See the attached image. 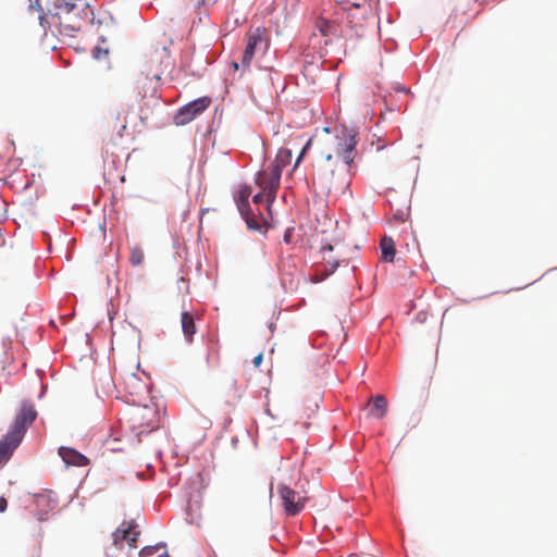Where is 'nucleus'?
<instances>
[{"label":"nucleus","mask_w":557,"mask_h":557,"mask_svg":"<svg viewBox=\"0 0 557 557\" xmlns=\"http://www.w3.org/2000/svg\"><path fill=\"white\" fill-rule=\"evenodd\" d=\"M132 533V523L123 522L112 534L113 544L116 548H121L124 541H128Z\"/></svg>","instance_id":"ddd939ff"},{"label":"nucleus","mask_w":557,"mask_h":557,"mask_svg":"<svg viewBox=\"0 0 557 557\" xmlns=\"http://www.w3.org/2000/svg\"><path fill=\"white\" fill-rule=\"evenodd\" d=\"M165 545L162 543L153 545V546H145L144 548L140 549L139 556H141V557L152 556L154 553H157L160 548H162Z\"/></svg>","instance_id":"a211bd4d"},{"label":"nucleus","mask_w":557,"mask_h":557,"mask_svg":"<svg viewBox=\"0 0 557 557\" xmlns=\"http://www.w3.org/2000/svg\"><path fill=\"white\" fill-rule=\"evenodd\" d=\"M249 196L250 190L246 187L239 190L238 196L236 198V205L240 212V214L245 218L246 223L249 228L258 230V223L249 216L250 206H249Z\"/></svg>","instance_id":"1a4fd4ad"},{"label":"nucleus","mask_w":557,"mask_h":557,"mask_svg":"<svg viewBox=\"0 0 557 557\" xmlns=\"http://www.w3.org/2000/svg\"><path fill=\"white\" fill-rule=\"evenodd\" d=\"M145 412H146V409H143V411H141V418H145Z\"/></svg>","instance_id":"2f4dec72"},{"label":"nucleus","mask_w":557,"mask_h":557,"mask_svg":"<svg viewBox=\"0 0 557 557\" xmlns=\"http://www.w3.org/2000/svg\"><path fill=\"white\" fill-rule=\"evenodd\" d=\"M145 412H146V409H143V411H141V418H145Z\"/></svg>","instance_id":"72a5a7b5"},{"label":"nucleus","mask_w":557,"mask_h":557,"mask_svg":"<svg viewBox=\"0 0 557 557\" xmlns=\"http://www.w3.org/2000/svg\"><path fill=\"white\" fill-rule=\"evenodd\" d=\"M92 53H94V57H95L96 59H100V58H101V53H103L104 55H107V54H108V51H107V50L102 51L100 48H95Z\"/></svg>","instance_id":"b1692460"},{"label":"nucleus","mask_w":557,"mask_h":557,"mask_svg":"<svg viewBox=\"0 0 557 557\" xmlns=\"http://www.w3.org/2000/svg\"><path fill=\"white\" fill-rule=\"evenodd\" d=\"M59 455L67 466L85 467L89 463L86 456L70 447H60Z\"/></svg>","instance_id":"9b49d317"},{"label":"nucleus","mask_w":557,"mask_h":557,"mask_svg":"<svg viewBox=\"0 0 557 557\" xmlns=\"http://www.w3.org/2000/svg\"><path fill=\"white\" fill-rule=\"evenodd\" d=\"M22 437L13 434L11 431L0 441V466L5 463L12 456L13 451L22 442Z\"/></svg>","instance_id":"6e6552de"},{"label":"nucleus","mask_w":557,"mask_h":557,"mask_svg":"<svg viewBox=\"0 0 557 557\" xmlns=\"http://www.w3.org/2000/svg\"><path fill=\"white\" fill-rule=\"evenodd\" d=\"M36 417L37 412L33 405H23L10 431L23 438L27 428L35 421Z\"/></svg>","instance_id":"0eeeda50"},{"label":"nucleus","mask_w":557,"mask_h":557,"mask_svg":"<svg viewBox=\"0 0 557 557\" xmlns=\"http://www.w3.org/2000/svg\"><path fill=\"white\" fill-rule=\"evenodd\" d=\"M232 65H233V67H234L235 70H238V67H239V65H238V63H237V62H233V63H232Z\"/></svg>","instance_id":"7c9ffc66"},{"label":"nucleus","mask_w":557,"mask_h":557,"mask_svg":"<svg viewBox=\"0 0 557 557\" xmlns=\"http://www.w3.org/2000/svg\"><path fill=\"white\" fill-rule=\"evenodd\" d=\"M380 248L382 251V260L385 262H392L395 258V243L391 237H383L380 243Z\"/></svg>","instance_id":"2eb2a0df"},{"label":"nucleus","mask_w":557,"mask_h":557,"mask_svg":"<svg viewBox=\"0 0 557 557\" xmlns=\"http://www.w3.org/2000/svg\"><path fill=\"white\" fill-rule=\"evenodd\" d=\"M182 330L188 341H191L193 335L196 333V324L194 317L189 312H183L181 317Z\"/></svg>","instance_id":"dca6fc26"},{"label":"nucleus","mask_w":557,"mask_h":557,"mask_svg":"<svg viewBox=\"0 0 557 557\" xmlns=\"http://www.w3.org/2000/svg\"><path fill=\"white\" fill-rule=\"evenodd\" d=\"M145 412H146V409H143V411H141V418H145Z\"/></svg>","instance_id":"473e14b6"},{"label":"nucleus","mask_w":557,"mask_h":557,"mask_svg":"<svg viewBox=\"0 0 557 557\" xmlns=\"http://www.w3.org/2000/svg\"><path fill=\"white\" fill-rule=\"evenodd\" d=\"M309 144H310V143H308V144L306 145V147L301 150L300 154H299V156H298V158L296 159V162H295V165H294L295 168L300 163V161H301V159H302V157H304V154H305V152H306V150H307V148H308Z\"/></svg>","instance_id":"a878e982"},{"label":"nucleus","mask_w":557,"mask_h":557,"mask_svg":"<svg viewBox=\"0 0 557 557\" xmlns=\"http://www.w3.org/2000/svg\"><path fill=\"white\" fill-rule=\"evenodd\" d=\"M292 157H293V153H292V150L287 149V148H281L278 151H277V154L275 157V160L273 161V163L271 164L272 168H274V170H278L280 174L282 175V170L290 163L292 161Z\"/></svg>","instance_id":"4468645a"},{"label":"nucleus","mask_w":557,"mask_h":557,"mask_svg":"<svg viewBox=\"0 0 557 557\" xmlns=\"http://www.w3.org/2000/svg\"><path fill=\"white\" fill-rule=\"evenodd\" d=\"M8 508V500L5 497H0V512H4Z\"/></svg>","instance_id":"5701e85b"},{"label":"nucleus","mask_w":557,"mask_h":557,"mask_svg":"<svg viewBox=\"0 0 557 557\" xmlns=\"http://www.w3.org/2000/svg\"><path fill=\"white\" fill-rule=\"evenodd\" d=\"M262 361V354H259L258 356L255 357L253 359V364L255 367H259V364L261 363Z\"/></svg>","instance_id":"cd10ccee"},{"label":"nucleus","mask_w":557,"mask_h":557,"mask_svg":"<svg viewBox=\"0 0 557 557\" xmlns=\"http://www.w3.org/2000/svg\"><path fill=\"white\" fill-rule=\"evenodd\" d=\"M119 381L129 395H137L145 387L140 377L128 371L121 372L119 374Z\"/></svg>","instance_id":"9d476101"},{"label":"nucleus","mask_w":557,"mask_h":557,"mask_svg":"<svg viewBox=\"0 0 557 557\" xmlns=\"http://www.w3.org/2000/svg\"><path fill=\"white\" fill-rule=\"evenodd\" d=\"M356 137L354 129L345 126L336 127L334 135L324 140V147L321 150L322 162H348L352 165L358 143Z\"/></svg>","instance_id":"f257e3e1"},{"label":"nucleus","mask_w":557,"mask_h":557,"mask_svg":"<svg viewBox=\"0 0 557 557\" xmlns=\"http://www.w3.org/2000/svg\"><path fill=\"white\" fill-rule=\"evenodd\" d=\"M336 267H338V263H335V264L333 265V270H332V271H334Z\"/></svg>","instance_id":"e433bc0d"},{"label":"nucleus","mask_w":557,"mask_h":557,"mask_svg":"<svg viewBox=\"0 0 557 557\" xmlns=\"http://www.w3.org/2000/svg\"><path fill=\"white\" fill-rule=\"evenodd\" d=\"M324 132H325L326 134H330V131H329V128H327V127H325V128H324Z\"/></svg>","instance_id":"c9c22d12"},{"label":"nucleus","mask_w":557,"mask_h":557,"mask_svg":"<svg viewBox=\"0 0 557 557\" xmlns=\"http://www.w3.org/2000/svg\"><path fill=\"white\" fill-rule=\"evenodd\" d=\"M158 557H170V555L168 554V552H163Z\"/></svg>","instance_id":"c756f323"},{"label":"nucleus","mask_w":557,"mask_h":557,"mask_svg":"<svg viewBox=\"0 0 557 557\" xmlns=\"http://www.w3.org/2000/svg\"><path fill=\"white\" fill-rule=\"evenodd\" d=\"M352 165L348 162H320L317 169L319 184L330 195H345L351 183Z\"/></svg>","instance_id":"f03ea898"},{"label":"nucleus","mask_w":557,"mask_h":557,"mask_svg":"<svg viewBox=\"0 0 557 557\" xmlns=\"http://www.w3.org/2000/svg\"><path fill=\"white\" fill-rule=\"evenodd\" d=\"M281 174L271 165L268 169L258 172L256 184L263 190L267 201L271 205L276 198V191L280 186Z\"/></svg>","instance_id":"20e7f679"},{"label":"nucleus","mask_w":557,"mask_h":557,"mask_svg":"<svg viewBox=\"0 0 557 557\" xmlns=\"http://www.w3.org/2000/svg\"><path fill=\"white\" fill-rule=\"evenodd\" d=\"M429 319V313L426 311H420L417 317H416V320L419 322V323H424L426 322Z\"/></svg>","instance_id":"4be33fe9"},{"label":"nucleus","mask_w":557,"mask_h":557,"mask_svg":"<svg viewBox=\"0 0 557 557\" xmlns=\"http://www.w3.org/2000/svg\"><path fill=\"white\" fill-rule=\"evenodd\" d=\"M29 8L39 12H44L40 0H29Z\"/></svg>","instance_id":"412c9836"},{"label":"nucleus","mask_w":557,"mask_h":557,"mask_svg":"<svg viewBox=\"0 0 557 557\" xmlns=\"http://www.w3.org/2000/svg\"><path fill=\"white\" fill-rule=\"evenodd\" d=\"M203 2H205V0H200V1H199V3H198V5L202 4Z\"/></svg>","instance_id":"4c0bfd02"},{"label":"nucleus","mask_w":557,"mask_h":557,"mask_svg":"<svg viewBox=\"0 0 557 557\" xmlns=\"http://www.w3.org/2000/svg\"><path fill=\"white\" fill-rule=\"evenodd\" d=\"M144 260H145L144 250L139 246H133L131 248V256H129V261H131L132 265L138 267V265L143 264Z\"/></svg>","instance_id":"f3484780"},{"label":"nucleus","mask_w":557,"mask_h":557,"mask_svg":"<svg viewBox=\"0 0 557 557\" xmlns=\"http://www.w3.org/2000/svg\"><path fill=\"white\" fill-rule=\"evenodd\" d=\"M36 500L38 504H44V503L48 502V497L46 495H38L36 497Z\"/></svg>","instance_id":"bb28decb"},{"label":"nucleus","mask_w":557,"mask_h":557,"mask_svg":"<svg viewBox=\"0 0 557 557\" xmlns=\"http://www.w3.org/2000/svg\"><path fill=\"white\" fill-rule=\"evenodd\" d=\"M370 414L376 419H382L387 412V401L382 395H375L370 398Z\"/></svg>","instance_id":"f8f14e48"},{"label":"nucleus","mask_w":557,"mask_h":557,"mask_svg":"<svg viewBox=\"0 0 557 557\" xmlns=\"http://www.w3.org/2000/svg\"><path fill=\"white\" fill-rule=\"evenodd\" d=\"M139 534H140V531L137 530V525L132 523V533L128 536V541H127V543L131 547H136V542L138 540Z\"/></svg>","instance_id":"aec40b11"},{"label":"nucleus","mask_w":557,"mask_h":557,"mask_svg":"<svg viewBox=\"0 0 557 557\" xmlns=\"http://www.w3.org/2000/svg\"><path fill=\"white\" fill-rule=\"evenodd\" d=\"M269 47V38L267 36V29L263 27H257L250 29L246 35V48L242 57V66L249 69L250 63L256 53H263Z\"/></svg>","instance_id":"7ed1b4c3"},{"label":"nucleus","mask_w":557,"mask_h":557,"mask_svg":"<svg viewBox=\"0 0 557 557\" xmlns=\"http://www.w3.org/2000/svg\"><path fill=\"white\" fill-rule=\"evenodd\" d=\"M59 8L64 9L67 13L72 12L78 4L74 0H58Z\"/></svg>","instance_id":"6ab92c4d"},{"label":"nucleus","mask_w":557,"mask_h":557,"mask_svg":"<svg viewBox=\"0 0 557 557\" xmlns=\"http://www.w3.org/2000/svg\"><path fill=\"white\" fill-rule=\"evenodd\" d=\"M264 196H265V194L262 190L261 193L255 195L252 200H253L255 203H260L263 200Z\"/></svg>","instance_id":"393cba45"},{"label":"nucleus","mask_w":557,"mask_h":557,"mask_svg":"<svg viewBox=\"0 0 557 557\" xmlns=\"http://www.w3.org/2000/svg\"><path fill=\"white\" fill-rule=\"evenodd\" d=\"M157 428H158L157 425H151V426H150V431H152V430H154V429H157Z\"/></svg>","instance_id":"f704fd0d"},{"label":"nucleus","mask_w":557,"mask_h":557,"mask_svg":"<svg viewBox=\"0 0 557 557\" xmlns=\"http://www.w3.org/2000/svg\"><path fill=\"white\" fill-rule=\"evenodd\" d=\"M277 493L282 499L284 510L288 516H296L304 509L306 498L299 496V494L289 486L278 484Z\"/></svg>","instance_id":"423d86ee"},{"label":"nucleus","mask_w":557,"mask_h":557,"mask_svg":"<svg viewBox=\"0 0 557 557\" xmlns=\"http://www.w3.org/2000/svg\"><path fill=\"white\" fill-rule=\"evenodd\" d=\"M332 250H333V247H332V245H330V244L324 245V246L322 247V251H332Z\"/></svg>","instance_id":"c85d7f7f"},{"label":"nucleus","mask_w":557,"mask_h":557,"mask_svg":"<svg viewBox=\"0 0 557 557\" xmlns=\"http://www.w3.org/2000/svg\"><path fill=\"white\" fill-rule=\"evenodd\" d=\"M211 103L210 98H198L184 107H182L174 115V123L176 125H186L191 122L197 115L201 114Z\"/></svg>","instance_id":"39448f33"}]
</instances>
